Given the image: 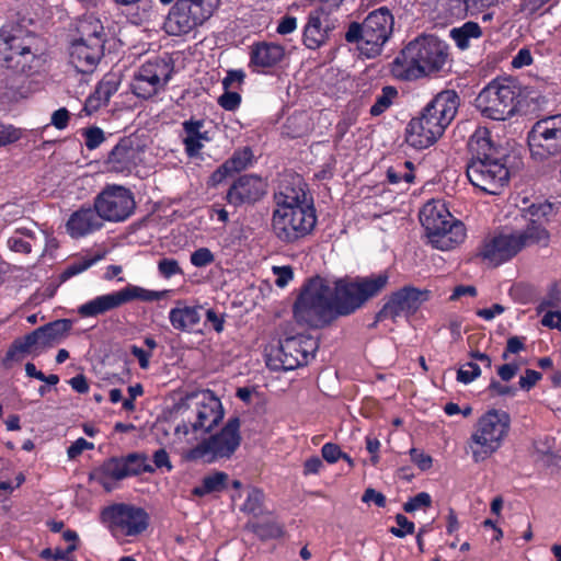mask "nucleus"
<instances>
[{
	"label": "nucleus",
	"instance_id": "obj_41",
	"mask_svg": "<svg viewBox=\"0 0 561 561\" xmlns=\"http://www.w3.org/2000/svg\"><path fill=\"white\" fill-rule=\"evenodd\" d=\"M99 257L96 256H84L80 257L73 262H71L61 273V279L67 280L71 278L72 276H76L85 270H88L90 266H92L95 262H98Z\"/></svg>",
	"mask_w": 561,
	"mask_h": 561
},
{
	"label": "nucleus",
	"instance_id": "obj_19",
	"mask_svg": "<svg viewBox=\"0 0 561 561\" xmlns=\"http://www.w3.org/2000/svg\"><path fill=\"white\" fill-rule=\"evenodd\" d=\"M431 291L419 289L413 286H404L392 293L382 308L376 316L377 321L386 319L396 320L399 317H410L414 314L420 307L430 299Z\"/></svg>",
	"mask_w": 561,
	"mask_h": 561
},
{
	"label": "nucleus",
	"instance_id": "obj_34",
	"mask_svg": "<svg viewBox=\"0 0 561 561\" xmlns=\"http://www.w3.org/2000/svg\"><path fill=\"white\" fill-rule=\"evenodd\" d=\"M229 476L224 471H214L205 476L199 485H196L192 493L196 496H205L211 493H219L227 489Z\"/></svg>",
	"mask_w": 561,
	"mask_h": 561
},
{
	"label": "nucleus",
	"instance_id": "obj_60",
	"mask_svg": "<svg viewBox=\"0 0 561 561\" xmlns=\"http://www.w3.org/2000/svg\"><path fill=\"white\" fill-rule=\"evenodd\" d=\"M541 324L550 329L561 330V311H547L541 319Z\"/></svg>",
	"mask_w": 561,
	"mask_h": 561
},
{
	"label": "nucleus",
	"instance_id": "obj_14",
	"mask_svg": "<svg viewBox=\"0 0 561 561\" xmlns=\"http://www.w3.org/2000/svg\"><path fill=\"white\" fill-rule=\"evenodd\" d=\"M72 328L70 320L62 319L39 327L23 339L14 341L7 353V359L20 360L25 354L39 355L46 348L65 340Z\"/></svg>",
	"mask_w": 561,
	"mask_h": 561
},
{
	"label": "nucleus",
	"instance_id": "obj_17",
	"mask_svg": "<svg viewBox=\"0 0 561 561\" xmlns=\"http://www.w3.org/2000/svg\"><path fill=\"white\" fill-rule=\"evenodd\" d=\"M94 208L102 220L119 222L126 220L135 209V199L124 186L106 185L95 197Z\"/></svg>",
	"mask_w": 561,
	"mask_h": 561
},
{
	"label": "nucleus",
	"instance_id": "obj_36",
	"mask_svg": "<svg viewBox=\"0 0 561 561\" xmlns=\"http://www.w3.org/2000/svg\"><path fill=\"white\" fill-rule=\"evenodd\" d=\"M515 234L523 241V248L535 243L547 245L549 241L548 231L536 221H531L523 232Z\"/></svg>",
	"mask_w": 561,
	"mask_h": 561
},
{
	"label": "nucleus",
	"instance_id": "obj_11",
	"mask_svg": "<svg viewBox=\"0 0 561 561\" xmlns=\"http://www.w3.org/2000/svg\"><path fill=\"white\" fill-rule=\"evenodd\" d=\"M78 32L70 48V62L79 72H92L103 56V25L93 15H87L79 21Z\"/></svg>",
	"mask_w": 561,
	"mask_h": 561
},
{
	"label": "nucleus",
	"instance_id": "obj_29",
	"mask_svg": "<svg viewBox=\"0 0 561 561\" xmlns=\"http://www.w3.org/2000/svg\"><path fill=\"white\" fill-rule=\"evenodd\" d=\"M173 67L170 62L161 58L148 60L142 66V82L150 85L148 93H142V99L152 96L160 90H163L172 76Z\"/></svg>",
	"mask_w": 561,
	"mask_h": 561
},
{
	"label": "nucleus",
	"instance_id": "obj_18",
	"mask_svg": "<svg viewBox=\"0 0 561 561\" xmlns=\"http://www.w3.org/2000/svg\"><path fill=\"white\" fill-rule=\"evenodd\" d=\"M140 471V456L131 453L122 457H112L95 468L90 479L99 483L106 492L118 488L126 478L137 476Z\"/></svg>",
	"mask_w": 561,
	"mask_h": 561
},
{
	"label": "nucleus",
	"instance_id": "obj_58",
	"mask_svg": "<svg viewBox=\"0 0 561 561\" xmlns=\"http://www.w3.org/2000/svg\"><path fill=\"white\" fill-rule=\"evenodd\" d=\"M70 114L67 108L61 107L51 114V125L62 130L68 126Z\"/></svg>",
	"mask_w": 561,
	"mask_h": 561
},
{
	"label": "nucleus",
	"instance_id": "obj_30",
	"mask_svg": "<svg viewBox=\"0 0 561 561\" xmlns=\"http://www.w3.org/2000/svg\"><path fill=\"white\" fill-rule=\"evenodd\" d=\"M103 227V220L95 208H80L71 214L66 229L72 238H80L90 234Z\"/></svg>",
	"mask_w": 561,
	"mask_h": 561
},
{
	"label": "nucleus",
	"instance_id": "obj_20",
	"mask_svg": "<svg viewBox=\"0 0 561 561\" xmlns=\"http://www.w3.org/2000/svg\"><path fill=\"white\" fill-rule=\"evenodd\" d=\"M318 348V341L310 335L298 334L288 336L279 342L276 357L280 368L291 370L306 365L309 357H313Z\"/></svg>",
	"mask_w": 561,
	"mask_h": 561
},
{
	"label": "nucleus",
	"instance_id": "obj_15",
	"mask_svg": "<svg viewBox=\"0 0 561 561\" xmlns=\"http://www.w3.org/2000/svg\"><path fill=\"white\" fill-rule=\"evenodd\" d=\"M220 0H178L169 12L165 28L172 35L187 34L218 9Z\"/></svg>",
	"mask_w": 561,
	"mask_h": 561
},
{
	"label": "nucleus",
	"instance_id": "obj_32",
	"mask_svg": "<svg viewBox=\"0 0 561 561\" xmlns=\"http://www.w3.org/2000/svg\"><path fill=\"white\" fill-rule=\"evenodd\" d=\"M36 242V231L31 227L20 226L12 230L7 240V245L13 252L28 254Z\"/></svg>",
	"mask_w": 561,
	"mask_h": 561
},
{
	"label": "nucleus",
	"instance_id": "obj_44",
	"mask_svg": "<svg viewBox=\"0 0 561 561\" xmlns=\"http://www.w3.org/2000/svg\"><path fill=\"white\" fill-rule=\"evenodd\" d=\"M481 369L478 364L469 362L463 364L457 371V380L462 383H469L478 378Z\"/></svg>",
	"mask_w": 561,
	"mask_h": 561
},
{
	"label": "nucleus",
	"instance_id": "obj_54",
	"mask_svg": "<svg viewBox=\"0 0 561 561\" xmlns=\"http://www.w3.org/2000/svg\"><path fill=\"white\" fill-rule=\"evenodd\" d=\"M244 78L245 73L242 70H229L222 80V87L225 90H229L236 85H241Z\"/></svg>",
	"mask_w": 561,
	"mask_h": 561
},
{
	"label": "nucleus",
	"instance_id": "obj_47",
	"mask_svg": "<svg viewBox=\"0 0 561 561\" xmlns=\"http://www.w3.org/2000/svg\"><path fill=\"white\" fill-rule=\"evenodd\" d=\"M214 260V254L207 248H199L191 254V263L196 267L207 266L211 264Z\"/></svg>",
	"mask_w": 561,
	"mask_h": 561
},
{
	"label": "nucleus",
	"instance_id": "obj_22",
	"mask_svg": "<svg viewBox=\"0 0 561 561\" xmlns=\"http://www.w3.org/2000/svg\"><path fill=\"white\" fill-rule=\"evenodd\" d=\"M140 161V141L137 136L122 138L104 161L106 171L129 175L137 170Z\"/></svg>",
	"mask_w": 561,
	"mask_h": 561
},
{
	"label": "nucleus",
	"instance_id": "obj_3",
	"mask_svg": "<svg viewBox=\"0 0 561 561\" xmlns=\"http://www.w3.org/2000/svg\"><path fill=\"white\" fill-rule=\"evenodd\" d=\"M449 64L448 46L433 35L411 41L390 65L401 80H415L445 71Z\"/></svg>",
	"mask_w": 561,
	"mask_h": 561
},
{
	"label": "nucleus",
	"instance_id": "obj_21",
	"mask_svg": "<svg viewBox=\"0 0 561 561\" xmlns=\"http://www.w3.org/2000/svg\"><path fill=\"white\" fill-rule=\"evenodd\" d=\"M101 520L116 538L134 536L140 531V510L127 504L104 508Z\"/></svg>",
	"mask_w": 561,
	"mask_h": 561
},
{
	"label": "nucleus",
	"instance_id": "obj_2",
	"mask_svg": "<svg viewBox=\"0 0 561 561\" xmlns=\"http://www.w3.org/2000/svg\"><path fill=\"white\" fill-rule=\"evenodd\" d=\"M545 103L539 93L522 87L515 79H495L476 98V107L494 121H505L515 114H528Z\"/></svg>",
	"mask_w": 561,
	"mask_h": 561
},
{
	"label": "nucleus",
	"instance_id": "obj_7",
	"mask_svg": "<svg viewBox=\"0 0 561 561\" xmlns=\"http://www.w3.org/2000/svg\"><path fill=\"white\" fill-rule=\"evenodd\" d=\"M511 427L510 414L491 409L476 422L467 442V448L473 462H483L492 457L503 445Z\"/></svg>",
	"mask_w": 561,
	"mask_h": 561
},
{
	"label": "nucleus",
	"instance_id": "obj_5",
	"mask_svg": "<svg viewBox=\"0 0 561 561\" xmlns=\"http://www.w3.org/2000/svg\"><path fill=\"white\" fill-rule=\"evenodd\" d=\"M459 106V96L453 90L436 94L417 117L411 119L407 128V142L424 149L440 138L455 118Z\"/></svg>",
	"mask_w": 561,
	"mask_h": 561
},
{
	"label": "nucleus",
	"instance_id": "obj_53",
	"mask_svg": "<svg viewBox=\"0 0 561 561\" xmlns=\"http://www.w3.org/2000/svg\"><path fill=\"white\" fill-rule=\"evenodd\" d=\"M107 101L103 100V98L94 91L84 103L83 111L87 113V115H91L95 113L99 108L107 105Z\"/></svg>",
	"mask_w": 561,
	"mask_h": 561
},
{
	"label": "nucleus",
	"instance_id": "obj_52",
	"mask_svg": "<svg viewBox=\"0 0 561 561\" xmlns=\"http://www.w3.org/2000/svg\"><path fill=\"white\" fill-rule=\"evenodd\" d=\"M159 272L164 277L169 278L175 274H182V270L178 261L173 259H163L158 264Z\"/></svg>",
	"mask_w": 561,
	"mask_h": 561
},
{
	"label": "nucleus",
	"instance_id": "obj_24",
	"mask_svg": "<svg viewBox=\"0 0 561 561\" xmlns=\"http://www.w3.org/2000/svg\"><path fill=\"white\" fill-rule=\"evenodd\" d=\"M523 249V241L515 233L500 234L485 241L480 255L490 265L497 266L511 260Z\"/></svg>",
	"mask_w": 561,
	"mask_h": 561
},
{
	"label": "nucleus",
	"instance_id": "obj_56",
	"mask_svg": "<svg viewBox=\"0 0 561 561\" xmlns=\"http://www.w3.org/2000/svg\"><path fill=\"white\" fill-rule=\"evenodd\" d=\"M273 272L276 275L275 284L284 287L293 278V270L290 266H274Z\"/></svg>",
	"mask_w": 561,
	"mask_h": 561
},
{
	"label": "nucleus",
	"instance_id": "obj_1",
	"mask_svg": "<svg viewBox=\"0 0 561 561\" xmlns=\"http://www.w3.org/2000/svg\"><path fill=\"white\" fill-rule=\"evenodd\" d=\"M388 282L389 274L386 271L339 280L316 276L304 286L294 305V316L300 323L322 327L337 316H347L359 309L378 296Z\"/></svg>",
	"mask_w": 561,
	"mask_h": 561
},
{
	"label": "nucleus",
	"instance_id": "obj_63",
	"mask_svg": "<svg viewBox=\"0 0 561 561\" xmlns=\"http://www.w3.org/2000/svg\"><path fill=\"white\" fill-rule=\"evenodd\" d=\"M525 337L512 336L507 340L506 351L503 353L502 358L507 359V354H516L525 348Z\"/></svg>",
	"mask_w": 561,
	"mask_h": 561
},
{
	"label": "nucleus",
	"instance_id": "obj_64",
	"mask_svg": "<svg viewBox=\"0 0 561 561\" xmlns=\"http://www.w3.org/2000/svg\"><path fill=\"white\" fill-rule=\"evenodd\" d=\"M362 501L365 503L374 502L378 507H383L386 505L385 495L370 488L364 492Z\"/></svg>",
	"mask_w": 561,
	"mask_h": 561
},
{
	"label": "nucleus",
	"instance_id": "obj_16",
	"mask_svg": "<svg viewBox=\"0 0 561 561\" xmlns=\"http://www.w3.org/2000/svg\"><path fill=\"white\" fill-rule=\"evenodd\" d=\"M528 145L538 160L561 154V114L537 121L528 133Z\"/></svg>",
	"mask_w": 561,
	"mask_h": 561
},
{
	"label": "nucleus",
	"instance_id": "obj_39",
	"mask_svg": "<svg viewBox=\"0 0 561 561\" xmlns=\"http://www.w3.org/2000/svg\"><path fill=\"white\" fill-rule=\"evenodd\" d=\"M121 84V75L118 72H108L98 83L95 91L103 98L110 101L111 96L116 93Z\"/></svg>",
	"mask_w": 561,
	"mask_h": 561
},
{
	"label": "nucleus",
	"instance_id": "obj_26",
	"mask_svg": "<svg viewBox=\"0 0 561 561\" xmlns=\"http://www.w3.org/2000/svg\"><path fill=\"white\" fill-rule=\"evenodd\" d=\"M334 27V21L329 16L325 7L312 10L304 31L305 45L310 49L319 48L327 42L329 32Z\"/></svg>",
	"mask_w": 561,
	"mask_h": 561
},
{
	"label": "nucleus",
	"instance_id": "obj_46",
	"mask_svg": "<svg viewBox=\"0 0 561 561\" xmlns=\"http://www.w3.org/2000/svg\"><path fill=\"white\" fill-rule=\"evenodd\" d=\"M22 131L12 125L0 124V147L18 141Z\"/></svg>",
	"mask_w": 561,
	"mask_h": 561
},
{
	"label": "nucleus",
	"instance_id": "obj_8",
	"mask_svg": "<svg viewBox=\"0 0 561 561\" xmlns=\"http://www.w3.org/2000/svg\"><path fill=\"white\" fill-rule=\"evenodd\" d=\"M393 16L386 7L370 12L362 23H350L345 41L356 44L357 49L367 58L378 56L393 31Z\"/></svg>",
	"mask_w": 561,
	"mask_h": 561
},
{
	"label": "nucleus",
	"instance_id": "obj_13",
	"mask_svg": "<svg viewBox=\"0 0 561 561\" xmlns=\"http://www.w3.org/2000/svg\"><path fill=\"white\" fill-rule=\"evenodd\" d=\"M241 443L240 420L230 417L221 431L203 439L185 454L187 460L214 462L218 459L230 458Z\"/></svg>",
	"mask_w": 561,
	"mask_h": 561
},
{
	"label": "nucleus",
	"instance_id": "obj_28",
	"mask_svg": "<svg viewBox=\"0 0 561 561\" xmlns=\"http://www.w3.org/2000/svg\"><path fill=\"white\" fill-rule=\"evenodd\" d=\"M285 56L282 45L272 42H257L250 46L249 67L254 71L275 67Z\"/></svg>",
	"mask_w": 561,
	"mask_h": 561
},
{
	"label": "nucleus",
	"instance_id": "obj_40",
	"mask_svg": "<svg viewBox=\"0 0 561 561\" xmlns=\"http://www.w3.org/2000/svg\"><path fill=\"white\" fill-rule=\"evenodd\" d=\"M252 157V151L248 147L236 150L231 158L225 162V168L230 169L232 173L242 171L250 164Z\"/></svg>",
	"mask_w": 561,
	"mask_h": 561
},
{
	"label": "nucleus",
	"instance_id": "obj_38",
	"mask_svg": "<svg viewBox=\"0 0 561 561\" xmlns=\"http://www.w3.org/2000/svg\"><path fill=\"white\" fill-rule=\"evenodd\" d=\"M397 96L398 91L394 87H383L381 93L377 95L375 103L370 107V114L373 116L381 115L391 106Z\"/></svg>",
	"mask_w": 561,
	"mask_h": 561
},
{
	"label": "nucleus",
	"instance_id": "obj_12",
	"mask_svg": "<svg viewBox=\"0 0 561 561\" xmlns=\"http://www.w3.org/2000/svg\"><path fill=\"white\" fill-rule=\"evenodd\" d=\"M317 222L313 205L275 208L272 229L278 240L294 243L311 233Z\"/></svg>",
	"mask_w": 561,
	"mask_h": 561
},
{
	"label": "nucleus",
	"instance_id": "obj_48",
	"mask_svg": "<svg viewBox=\"0 0 561 561\" xmlns=\"http://www.w3.org/2000/svg\"><path fill=\"white\" fill-rule=\"evenodd\" d=\"M396 522L399 527H392L390 529L391 534L396 537L402 538L405 535L414 533V524L410 522L404 515L398 514L396 516Z\"/></svg>",
	"mask_w": 561,
	"mask_h": 561
},
{
	"label": "nucleus",
	"instance_id": "obj_43",
	"mask_svg": "<svg viewBox=\"0 0 561 561\" xmlns=\"http://www.w3.org/2000/svg\"><path fill=\"white\" fill-rule=\"evenodd\" d=\"M561 304V290L557 285H553L549 293L541 299L537 306V312L541 313L549 308H557Z\"/></svg>",
	"mask_w": 561,
	"mask_h": 561
},
{
	"label": "nucleus",
	"instance_id": "obj_45",
	"mask_svg": "<svg viewBox=\"0 0 561 561\" xmlns=\"http://www.w3.org/2000/svg\"><path fill=\"white\" fill-rule=\"evenodd\" d=\"M432 504V497L426 492H420L414 497L410 499L403 505V510L407 513H412L422 507H430Z\"/></svg>",
	"mask_w": 561,
	"mask_h": 561
},
{
	"label": "nucleus",
	"instance_id": "obj_4",
	"mask_svg": "<svg viewBox=\"0 0 561 561\" xmlns=\"http://www.w3.org/2000/svg\"><path fill=\"white\" fill-rule=\"evenodd\" d=\"M472 157L467 176L472 185L489 194H499L508 183L510 172L486 128H478L468 141Z\"/></svg>",
	"mask_w": 561,
	"mask_h": 561
},
{
	"label": "nucleus",
	"instance_id": "obj_42",
	"mask_svg": "<svg viewBox=\"0 0 561 561\" xmlns=\"http://www.w3.org/2000/svg\"><path fill=\"white\" fill-rule=\"evenodd\" d=\"M263 501V492L257 489H252L251 491H249L247 500L242 505V511L253 515H257L262 512Z\"/></svg>",
	"mask_w": 561,
	"mask_h": 561
},
{
	"label": "nucleus",
	"instance_id": "obj_59",
	"mask_svg": "<svg viewBox=\"0 0 561 561\" xmlns=\"http://www.w3.org/2000/svg\"><path fill=\"white\" fill-rule=\"evenodd\" d=\"M410 455L412 461L417 465L421 470H427L432 467V457L423 451L412 448Z\"/></svg>",
	"mask_w": 561,
	"mask_h": 561
},
{
	"label": "nucleus",
	"instance_id": "obj_31",
	"mask_svg": "<svg viewBox=\"0 0 561 561\" xmlns=\"http://www.w3.org/2000/svg\"><path fill=\"white\" fill-rule=\"evenodd\" d=\"M202 306H187L179 300L176 307L171 309L169 319L172 327L180 331H190L197 325L202 319Z\"/></svg>",
	"mask_w": 561,
	"mask_h": 561
},
{
	"label": "nucleus",
	"instance_id": "obj_27",
	"mask_svg": "<svg viewBox=\"0 0 561 561\" xmlns=\"http://www.w3.org/2000/svg\"><path fill=\"white\" fill-rule=\"evenodd\" d=\"M275 208L313 205L308 197L306 184L299 175L283 179L274 193Z\"/></svg>",
	"mask_w": 561,
	"mask_h": 561
},
{
	"label": "nucleus",
	"instance_id": "obj_25",
	"mask_svg": "<svg viewBox=\"0 0 561 561\" xmlns=\"http://www.w3.org/2000/svg\"><path fill=\"white\" fill-rule=\"evenodd\" d=\"M266 193V183L260 176L245 174L240 176L230 186L227 193L229 204L239 206L242 204H253L261 199Z\"/></svg>",
	"mask_w": 561,
	"mask_h": 561
},
{
	"label": "nucleus",
	"instance_id": "obj_62",
	"mask_svg": "<svg viewBox=\"0 0 561 561\" xmlns=\"http://www.w3.org/2000/svg\"><path fill=\"white\" fill-rule=\"evenodd\" d=\"M533 62V56L528 48H522L518 50L516 56L512 60V66L514 68H523L525 66H529Z\"/></svg>",
	"mask_w": 561,
	"mask_h": 561
},
{
	"label": "nucleus",
	"instance_id": "obj_23",
	"mask_svg": "<svg viewBox=\"0 0 561 561\" xmlns=\"http://www.w3.org/2000/svg\"><path fill=\"white\" fill-rule=\"evenodd\" d=\"M140 297V287L127 286L121 290L100 295L78 307L82 318H95Z\"/></svg>",
	"mask_w": 561,
	"mask_h": 561
},
{
	"label": "nucleus",
	"instance_id": "obj_55",
	"mask_svg": "<svg viewBox=\"0 0 561 561\" xmlns=\"http://www.w3.org/2000/svg\"><path fill=\"white\" fill-rule=\"evenodd\" d=\"M541 379V374L537 370L526 369L525 375L519 378V387L529 390Z\"/></svg>",
	"mask_w": 561,
	"mask_h": 561
},
{
	"label": "nucleus",
	"instance_id": "obj_10",
	"mask_svg": "<svg viewBox=\"0 0 561 561\" xmlns=\"http://www.w3.org/2000/svg\"><path fill=\"white\" fill-rule=\"evenodd\" d=\"M182 423L175 427V433L187 435L206 434L216 427L224 417L221 402L209 390L192 393L179 407Z\"/></svg>",
	"mask_w": 561,
	"mask_h": 561
},
{
	"label": "nucleus",
	"instance_id": "obj_50",
	"mask_svg": "<svg viewBox=\"0 0 561 561\" xmlns=\"http://www.w3.org/2000/svg\"><path fill=\"white\" fill-rule=\"evenodd\" d=\"M241 102V96L236 91L226 90L222 95L218 98V104L226 111H234Z\"/></svg>",
	"mask_w": 561,
	"mask_h": 561
},
{
	"label": "nucleus",
	"instance_id": "obj_49",
	"mask_svg": "<svg viewBox=\"0 0 561 561\" xmlns=\"http://www.w3.org/2000/svg\"><path fill=\"white\" fill-rule=\"evenodd\" d=\"M85 146L89 150L96 149L104 140V131L99 127H92L84 131Z\"/></svg>",
	"mask_w": 561,
	"mask_h": 561
},
{
	"label": "nucleus",
	"instance_id": "obj_9",
	"mask_svg": "<svg viewBox=\"0 0 561 561\" xmlns=\"http://www.w3.org/2000/svg\"><path fill=\"white\" fill-rule=\"evenodd\" d=\"M420 221L432 245L448 251L463 242L465 225L456 220L440 201H430L420 210Z\"/></svg>",
	"mask_w": 561,
	"mask_h": 561
},
{
	"label": "nucleus",
	"instance_id": "obj_51",
	"mask_svg": "<svg viewBox=\"0 0 561 561\" xmlns=\"http://www.w3.org/2000/svg\"><path fill=\"white\" fill-rule=\"evenodd\" d=\"M94 448V444L88 442L87 439L80 437L75 440L67 449V455L70 460L76 459L80 456L84 450H91Z\"/></svg>",
	"mask_w": 561,
	"mask_h": 561
},
{
	"label": "nucleus",
	"instance_id": "obj_57",
	"mask_svg": "<svg viewBox=\"0 0 561 561\" xmlns=\"http://www.w3.org/2000/svg\"><path fill=\"white\" fill-rule=\"evenodd\" d=\"M321 454L328 462L333 463L341 458L342 450L336 444L327 443L322 446Z\"/></svg>",
	"mask_w": 561,
	"mask_h": 561
},
{
	"label": "nucleus",
	"instance_id": "obj_33",
	"mask_svg": "<svg viewBox=\"0 0 561 561\" xmlns=\"http://www.w3.org/2000/svg\"><path fill=\"white\" fill-rule=\"evenodd\" d=\"M202 127V121H187L183 123V129L185 131L183 144L185 146V151L190 157L197 156L199 150L203 148L202 141L207 139V137L201 133Z\"/></svg>",
	"mask_w": 561,
	"mask_h": 561
},
{
	"label": "nucleus",
	"instance_id": "obj_37",
	"mask_svg": "<svg viewBox=\"0 0 561 561\" xmlns=\"http://www.w3.org/2000/svg\"><path fill=\"white\" fill-rule=\"evenodd\" d=\"M262 540L276 539L283 536V527L276 522L254 523L247 526Z\"/></svg>",
	"mask_w": 561,
	"mask_h": 561
},
{
	"label": "nucleus",
	"instance_id": "obj_6",
	"mask_svg": "<svg viewBox=\"0 0 561 561\" xmlns=\"http://www.w3.org/2000/svg\"><path fill=\"white\" fill-rule=\"evenodd\" d=\"M44 61L33 33L20 24L0 30V67L31 75L39 71Z\"/></svg>",
	"mask_w": 561,
	"mask_h": 561
},
{
	"label": "nucleus",
	"instance_id": "obj_61",
	"mask_svg": "<svg viewBox=\"0 0 561 561\" xmlns=\"http://www.w3.org/2000/svg\"><path fill=\"white\" fill-rule=\"evenodd\" d=\"M489 390L492 396L514 397L516 393V389L514 387L503 385L497 380H492L490 382Z\"/></svg>",
	"mask_w": 561,
	"mask_h": 561
},
{
	"label": "nucleus",
	"instance_id": "obj_35",
	"mask_svg": "<svg viewBox=\"0 0 561 561\" xmlns=\"http://www.w3.org/2000/svg\"><path fill=\"white\" fill-rule=\"evenodd\" d=\"M481 27L476 22H466L460 27L450 31V36L460 49H466L470 45V39L481 36Z\"/></svg>",
	"mask_w": 561,
	"mask_h": 561
}]
</instances>
